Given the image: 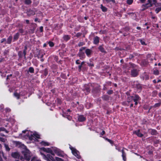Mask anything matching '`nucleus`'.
Returning a JSON list of instances; mask_svg holds the SVG:
<instances>
[{"instance_id":"obj_53","label":"nucleus","mask_w":161,"mask_h":161,"mask_svg":"<svg viewBox=\"0 0 161 161\" xmlns=\"http://www.w3.org/2000/svg\"><path fill=\"white\" fill-rule=\"evenodd\" d=\"M35 29H34L33 30H31L30 31V32L31 33H33L34 32V31Z\"/></svg>"},{"instance_id":"obj_21","label":"nucleus","mask_w":161,"mask_h":161,"mask_svg":"<svg viewBox=\"0 0 161 161\" xmlns=\"http://www.w3.org/2000/svg\"><path fill=\"white\" fill-rule=\"evenodd\" d=\"M41 144L44 146H48L49 145V144L48 142L44 141H42L41 142Z\"/></svg>"},{"instance_id":"obj_31","label":"nucleus","mask_w":161,"mask_h":161,"mask_svg":"<svg viewBox=\"0 0 161 161\" xmlns=\"http://www.w3.org/2000/svg\"><path fill=\"white\" fill-rule=\"evenodd\" d=\"M25 3L26 4H30L31 3V0H25Z\"/></svg>"},{"instance_id":"obj_43","label":"nucleus","mask_w":161,"mask_h":161,"mask_svg":"<svg viewBox=\"0 0 161 161\" xmlns=\"http://www.w3.org/2000/svg\"><path fill=\"white\" fill-rule=\"evenodd\" d=\"M81 33H78L76 34V37H78L81 36Z\"/></svg>"},{"instance_id":"obj_59","label":"nucleus","mask_w":161,"mask_h":161,"mask_svg":"<svg viewBox=\"0 0 161 161\" xmlns=\"http://www.w3.org/2000/svg\"><path fill=\"white\" fill-rule=\"evenodd\" d=\"M153 60V58H152L151 57V58L149 59V60L148 61H152Z\"/></svg>"},{"instance_id":"obj_32","label":"nucleus","mask_w":161,"mask_h":161,"mask_svg":"<svg viewBox=\"0 0 161 161\" xmlns=\"http://www.w3.org/2000/svg\"><path fill=\"white\" fill-rule=\"evenodd\" d=\"M14 95L18 99L19 98V95L18 93L16 92L14 93Z\"/></svg>"},{"instance_id":"obj_30","label":"nucleus","mask_w":161,"mask_h":161,"mask_svg":"<svg viewBox=\"0 0 161 161\" xmlns=\"http://www.w3.org/2000/svg\"><path fill=\"white\" fill-rule=\"evenodd\" d=\"M153 73L155 75H158L159 74V71L158 70L155 69L153 70Z\"/></svg>"},{"instance_id":"obj_24","label":"nucleus","mask_w":161,"mask_h":161,"mask_svg":"<svg viewBox=\"0 0 161 161\" xmlns=\"http://www.w3.org/2000/svg\"><path fill=\"white\" fill-rule=\"evenodd\" d=\"M159 5L160 6H160V7L157 8L155 9V11L157 13H158L159 11L161 10V4H159Z\"/></svg>"},{"instance_id":"obj_39","label":"nucleus","mask_w":161,"mask_h":161,"mask_svg":"<svg viewBox=\"0 0 161 161\" xmlns=\"http://www.w3.org/2000/svg\"><path fill=\"white\" fill-rule=\"evenodd\" d=\"M161 105V103H156L154 105V107H158L159 106Z\"/></svg>"},{"instance_id":"obj_23","label":"nucleus","mask_w":161,"mask_h":161,"mask_svg":"<svg viewBox=\"0 0 161 161\" xmlns=\"http://www.w3.org/2000/svg\"><path fill=\"white\" fill-rule=\"evenodd\" d=\"M101 8L103 12H106L107 10V8L103 6L102 4L101 5Z\"/></svg>"},{"instance_id":"obj_62","label":"nucleus","mask_w":161,"mask_h":161,"mask_svg":"<svg viewBox=\"0 0 161 161\" xmlns=\"http://www.w3.org/2000/svg\"><path fill=\"white\" fill-rule=\"evenodd\" d=\"M146 0H140L141 2L142 3H143Z\"/></svg>"},{"instance_id":"obj_42","label":"nucleus","mask_w":161,"mask_h":161,"mask_svg":"<svg viewBox=\"0 0 161 161\" xmlns=\"http://www.w3.org/2000/svg\"><path fill=\"white\" fill-rule=\"evenodd\" d=\"M86 48L85 47H81L79 51L80 52L84 50Z\"/></svg>"},{"instance_id":"obj_57","label":"nucleus","mask_w":161,"mask_h":161,"mask_svg":"<svg viewBox=\"0 0 161 161\" xmlns=\"http://www.w3.org/2000/svg\"><path fill=\"white\" fill-rule=\"evenodd\" d=\"M107 140L110 143H112V141H111V140H109V139H107Z\"/></svg>"},{"instance_id":"obj_54","label":"nucleus","mask_w":161,"mask_h":161,"mask_svg":"<svg viewBox=\"0 0 161 161\" xmlns=\"http://www.w3.org/2000/svg\"><path fill=\"white\" fill-rule=\"evenodd\" d=\"M76 63L77 64H80L79 62V60H77L76 61Z\"/></svg>"},{"instance_id":"obj_63","label":"nucleus","mask_w":161,"mask_h":161,"mask_svg":"<svg viewBox=\"0 0 161 161\" xmlns=\"http://www.w3.org/2000/svg\"><path fill=\"white\" fill-rule=\"evenodd\" d=\"M134 102H135V104L136 105L138 103L137 101H134Z\"/></svg>"},{"instance_id":"obj_55","label":"nucleus","mask_w":161,"mask_h":161,"mask_svg":"<svg viewBox=\"0 0 161 161\" xmlns=\"http://www.w3.org/2000/svg\"><path fill=\"white\" fill-rule=\"evenodd\" d=\"M105 131H103L101 133V134L102 135H103L105 134Z\"/></svg>"},{"instance_id":"obj_45","label":"nucleus","mask_w":161,"mask_h":161,"mask_svg":"<svg viewBox=\"0 0 161 161\" xmlns=\"http://www.w3.org/2000/svg\"><path fill=\"white\" fill-rule=\"evenodd\" d=\"M44 74L45 75H46L47 74V70L46 69L44 70Z\"/></svg>"},{"instance_id":"obj_25","label":"nucleus","mask_w":161,"mask_h":161,"mask_svg":"<svg viewBox=\"0 0 161 161\" xmlns=\"http://www.w3.org/2000/svg\"><path fill=\"white\" fill-rule=\"evenodd\" d=\"M103 1L104 2H106L107 3H110L111 2H112L113 3H115V0H103Z\"/></svg>"},{"instance_id":"obj_22","label":"nucleus","mask_w":161,"mask_h":161,"mask_svg":"<svg viewBox=\"0 0 161 161\" xmlns=\"http://www.w3.org/2000/svg\"><path fill=\"white\" fill-rule=\"evenodd\" d=\"M19 34L18 33L15 34L14 37V40L15 41L17 40L19 38Z\"/></svg>"},{"instance_id":"obj_2","label":"nucleus","mask_w":161,"mask_h":161,"mask_svg":"<svg viewBox=\"0 0 161 161\" xmlns=\"http://www.w3.org/2000/svg\"><path fill=\"white\" fill-rule=\"evenodd\" d=\"M22 152L24 156L25 159L27 160H29L30 159V153L29 151L27 149H24Z\"/></svg>"},{"instance_id":"obj_46","label":"nucleus","mask_w":161,"mask_h":161,"mask_svg":"<svg viewBox=\"0 0 161 161\" xmlns=\"http://www.w3.org/2000/svg\"><path fill=\"white\" fill-rule=\"evenodd\" d=\"M6 40L5 38H3L2 39L1 41V43H2L6 41Z\"/></svg>"},{"instance_id":"obj_47","label":"nucleus","mask_w":161,"mask_h":161,"mask_svg":"<svg viewBox=\"0 0 161 161\" xmlns=\"http://www.w3.org/2000/svg\"><path fill=\"white\" fill-rule=\"evenodd\" d=\"M113 91L112 90H109L108 91L107 93L108 94H111L112 93Z\"/></svg>"},{"instance_id":"obj_13","label":"nucleus","mask_w":161,"mask_h":161,"mask_svg":"<svg viewBox=\"0 0 161 161\" xmlns=\"http://www.w3.org/2000/svg\"><path fill=\"white\" fill-rule=\"evenodd\" d=\"M133 99L134 101H136L140 100L141 98L138 95H135L134 96H133Z\"/></svg>"},{"instance_id":"obj_26","label":"nucleus","mask_w":161,"mask_h":161,"mask_svg":"<svg viewBox=\"0 0 161 161\" xmlns=\"http://www.w3.org/2000/svg\"><path fill=\"white\" fill-rule=\"evenodd\" d=\"M4 131L7 133L8 132V131L6 130V129L3 127L0 128V131Z\"/></svg>"},{"instance_id":"obj_17","label":"nucleus","mask_w":161,"mask_h":161,"mask_svg":"<svg viewBox=\"0 0 161 161\" xmlns=\"http://www.w3.org/2000/svg\"><path fill=\"white\" fill-rule=\"evenodd\" d=\"M99 50L102 53H105L106 51L105 50L104 48L102 46H100L98 48Z\"/></svg>"},{"instance_id":"obj_6","label":"nucleus","mask_w":161,"mask_h":161,"mask_svg":"<svg viewBox=\"0 0 161 161\" xmlns=\"http://www.w3.org/2000/svg\"><path fill=\"white\" fill-rule=\"evenodd\" d=\"M71 149L72 150V153L77 158H80V157L79 155V152L73 148H71Z\"/></svg>"},{"instance_id":"obj_44","label":"nucleus","mask_w":161,"mask_h":161,"mask_svg":"<svg viewBox=\"0 0 161 161\" xmlns=\"http://www.w3.org/2000/svg\"><path fill=\"white\" fill-rule=\"evenodd\" d=\"M5 111L6 112H9L11 110L9 108H7L5 109Z\"/></svg>"},{"instance_id":"obj_11","label":"nucleus","mask_w":161,"mask_h":161,"mask_svg":"<svg viewBox=\"0 0 161 161\" xmlns=\"http://www.w3.org/2000/svg\"><path fill=\"white\" fill-rule=\"evenodd\" d=\"M78 119L79 121L82 122L86 120V118L82 115H80L78 117Z\"/></svg>"},{"instance_id":"obj_20","label":"nucleus","mask_w":161,"mask_h":161,"mask_svg":"<svg viewBox=\"0 0 161 161\" xmlns=\"http://www.w3.org/2000/svg\"><path fill=\"white\" fill-rule=\"evenodd\" d=\"M64 39L66 41H67L69 40L70 38L69 36L68 35H65L63 37Z\"/></svg>"},{"instance_id":"obj_56","label":"nucleus","mask_w":161,"mask_h":161,"mask_svg":"<svg viewBox=\"0 0 161 161\" xmlns=\"http://www.w3.org/2000/svg\"><path fill=\"white\" fill-rule=\"evenodd\" d=\"M23 53H24V56L25 57V54H26V51L25 50H24V51H23Z\"/></svg>"},{"instance_id":"obj_28","label":"nucleus","mask_w":161,"mask_h":161,"mask_svg":"<svg viewBox=\"0 0 161 161\" xmlns=\"http://www.w3.org/2000/svg\"><path fill=\"white\" fill-rule=\"evenodd\" d=\"M28 71L31 73H33L34 71V68L32 67H30L29 68Z\"/></svg>"},{"instance_id":"obj_7","label":"nucleus","mask_w":161,"mask_h":161,"mask_svg":"<svg viewBox=\"0 0 161 161\" xmlns=\"http://www.w3.org/2000/svg\"><path fill=\"white\" fill-rule=\"evenodd\" d=\"M131 73L132 76L135 77L138 75V71L137 69H133L131 70Z\"/></svg>"},{"instance_id":"obj_52","label":"nucleus","mask_w":161,"mask_h":161,"mask_svg":"<svg viewBox=\"0 0 161 161\" xmlns=\"http://www.w3.org/2000/svg\"><path fill=\"white\" fill-rule=\"evenodd\" d=\"M137 87L139 89H141V86L140 85H138L137 86Z\"/></svg>"},{"instance_id":"obj_34","label":"nucleus","mask_w":161,"mask_h":161,"mask_svg":"<svg viewBox=\"0 0 161 161\" xmlns=\"http://www.w3.org/2000/svg\"><path fill=\"white\" fill-rule=\"evenodd\" d=\"M133 2V0H127V3L128 4H131Z\"/></svg>"},{"instance_id":"obj_36","label":"nucleus","mask_w":161,"mask_h":161,"mask_svg":"<svg viewBox=\"0 0 161 161\" xmlns=\"http://www.w3.org/2000/svg\"><path fill=\"white\" fill-rule=\"evenodd\" d=\"M85 90H86L87 94L90 91V88L88 87H86L85 89Z\"/></svg>"},{"instance_id":"obj_37","label":"nucleus","mask_w":161,"mask_h":161,"mask_svg":"<svg viewBox=\"0 0 161 161\" xmlns=\"http://www.w3.org/2000/svg\"><path fill=\"white\" fill-rule=\"evenodd\" d=\"M84 45V43L83 42H79L78 44V46L79 47H80L82 46H83Z\"/></svg>"},{"instance_id":"obj_19","label":"nucleus","mask_w":161,"mask_h":161,"mask_svg":"<svg viewBox=\"0 0 161 161\" xmlns=\"http://www.w3.org/2000/svg\"><path fill=\"white\" fill-rule=\"evenodd\" d=\"M133 96H131L128 97L127 101L128 103L132 102L133 100Z\"/></svg>"},{"instance_id":"obj_40","label":"nucleus","mask_w":161,"mask_h":161,"mask_svg":"<svg viewBox=\"0 0 161 161\" xmlns=\"http://www.w3.org/2000/svg\"><path fill=\"white\" fill-rule=\"evenodd\" d=\"M140 42L143 45H146V44H145V42L142 40H140Z\"/></svg>"},{"instance_id":"obj_64","label":"nucleus","mask_w":161,"mask_h":161,"mask_svg":"<svg viewBox=\"0 0 161 161\" xmlns=\"http://www.w3.org/2000/svg\"><path fill=\"white\" fill-rule=\"evenodd\" d=\"M85 63V62H82L81 63V65H83Z\"/></svg>"},{"instance_id":"obj_51","label":"nucleus","mask_w":161,"mask_h":161,"mask_svg":"<svg viewBox=\"0 0 161 161\" xmlns=\"http://www.w3.org/2000/svg\"><path fill=\"white\" fill-rule=\"evenodd\" d=\"M82 65H79V66H78V68H79V71H80V70H81V67H82Z\"/></svg>"},{"instance_id":"obj_9","label":"nucleus","mask_w":161,"mask_h":161,"mask_svg":"<svg viewBox=\"0 0 161 161\" xmlns=\"http://www.w3.org/2000/svg\"><path fill=\"white\" fill-rule=\"evenodd\" d=\"M40 149L44 152L50 153H52V150L50 148H45L44 147H42L40 148Z\"/></svg>"},{"instance_id":"obj_10","label":"nucleus","mask_w":161,"mask_h":161,"mask_svg":"<svg viewBox=\"0 0 161 161\" xmlns=\"http://www.w3.org/2000/svg\"><path fill=\"white\" fill-rule=\"evenodd\" d=\"M133 133L136 134L137 136L139 137H142L143 136V135L140 133V130L134 131Z\"/></svg>"},{"instance_id":"obj_48","label":"nucleus","mask_w":161,"mask_h":161,"mask_svg":"<svg viewBox=\"0 0 161 161\" xmlns=\"http://www.w3.org/2000/svg\"><path fill=\"white\" fill-rule=\"evenodd\" d=\"M0 140L4 142L5 141V139H4L1 137H0Z\"/></svg>"},{"instance_id":"obj_49","label":"nucleus","mask_w":161,"mask_h":161,"mask_svg":"<svg viewBox=\"0 0 161 161\" xmlns=\"http://www.w3.org/2000/svg\"><path fill=\"white\" fill-rule=\"evenodd\" d=\"M40 30L41 32H42L43 30V27L42 26H41L40 28Z\"/></svg>"},{"instance_id":"obj_38","label":"nucleus","mask_w":161,"mask_h":161,"mask_svg":"<svg viewBox=\"0 0 161 161\" xmlns=\"http://www.w3.org/2000/svg\"><path fill=\"white\" fill-rule=\"evenodd\" d=\"M87 64L90 67H93L94 66V65L93 63H88Z\"/></svg>"},{"instance_id":"obj_35","label":"nucleus","mask_w":161,"mask_h":161,"mask_svg":"<svg viewBox=\"0 0 161 161\" xmlns=\"http://www.w3.org/2000/svg\"><path fill=\"white\" fill-rule=\"evenodd\" d=\"M48 44L49 46L51 47H53L54 46V44L53 42H48Z\"/></svg>"},{"instance_id":"obj_50","label":"nucleus","mask_w":161,"mask_h":161,"mask_svg":"<svg viewBox=\"0 0 161 161\" xmlns=\"http://www.w3.org/2000/svg\"><path fill=\"white\" fill-rule=\"evenodd\" d=\"M19 32L22 33L23 32V30L21 29H19Z\"/></svg>"},{"instance_id":"obj_61","label":"nucleus","mask_w":161,"mask_h":161,"mask_svg":"<svg viewBox=\"0 0 161 161\" xmlns=\"http://www.w3.org/2000/svg\"><path fill=\"white\" fill-rule=\"evenodd\" d=\"M153 82L154 83H157V81L155 80H153Z\"/></svg>"},{"instance_id":"obj_18","label":"nucleus","mask_w":161,"mask_h":161,"mask_svg":"<svg viewBox=\"0 0 161 161\" xmlns=\"http://www.w3.org/2000/svg\"><path fill=\"white\" fill-rule=\"evenodd\" d=\"M12 39V37L11 36H10L8 38L7 41V43L8 44H10L11 42Z\"/></svg>"},{"instance_id":"obj_14","label":"nucleus","mask_w":161,"mask_h":161,"mask_svg":"<svg viewBox=\"0 0 161 161\" xmlns=\"http://www.w3.org/2000/svg\"><path fill=\"white\" fill-rule=\"evenodd\" d=\"M121 152L122 153V157H123V159L124 161H126V154L125 153L123 149H122L121 150Z\"/></svg>"},{"instance_id":"obj_60","label":"nucleus","mask_w":161,"mask_h":161,"mask_svg":"<svg viewBox=\"0 0 161 161\" xmlns=\"http://www.w3.org/2000/svg\"><path fill=\"white\" fill-rule=\"evenodd\" d=\"M158 95L160 97H161V92L159 93Z\"/></svg>"},{"instance_id":"obj_8","label":"nucleus","mask_w":161,"mask_h":161,"mask_svg":"<svg viewBox=\"0 0 161 161\" xmlns=\"http://www.w3.org/2000/svg\"><path fill=\"white\" fill-rule=\"evenodd\" d=\"M12 156L14 158H19L20 155L18 152H13L11 154Z\"/></svg>"},{"instance_id":"obj_4","label":"nucleus","mask_w":161,"mask_h":161,"mask_svg":"<svg viewBox=\"0 0 161 161\" xmlns=\"http://www.w3.org/2000/svg\"><path fill=\"white\" fill-rule=\"evenodd\" d=\"M53 151L58 156L63 157L64 156L63 152L61 151L59 149L55 148L54 149Z\"/></svg>"},{"instance_id":"obj_15","label":"nucleus","mask_w":161,"mask_h":161,"mask_svg":"<svg viewBox=\"0 0 161 161\" xmlns=\"http://www.w3.org/2000/svg\"><path fill=\"white\" fill-rule=\"evenodd\" d=\"M99 42V38L97 36L95 37L94 40V43L95 44H97Z\"/></svg>"},{"instance_id":"obj_41","label":"nucleus","mask_w":161,"mask_h":161,"mask_svg":"<svg viewBox=\"0 0 161 161\" xmlns=\"http://www.w3.org/2000/svg\"><path fill=\"white\" fill-rule=\"evenodd\" d=\"M152 55L150 54H148L147 56V60H148L149 59H150Z\"/></svg>"},{"instance_id":"obj_1","label":"nucleus","mask_w":161,"mask_h":161,"mask_svg":"<svg viewBox=\"0 0 161 161\" xmlns=\"http://www.w3.org/2000/svg\"><path fill=\"white\" fill-rule=\"evenodd\" d=\"M153 4H154L156 7H158L161 3H157L156 0H148V3L143 5L142 7L143 9L145 10L148 7L152 6Z\"/></svg>"},{"instance_id":"obj_5","label":"nucleus","mask_w":161,"mask_h":161,"mask_svg":"<svg viewBox=\"0 0 161 161\" xmlns=\"http://www.w3.org/2000/svg\"><path fill=\"white\" fill-rule=\"evenodd\" d=\"M27 136L29 137V139L30 140H32L33 137L39 138L40 136L36 132L34 133H31L30 134H29L27 135Z\"/></svg>"},{"instance_id":"obj_16","label":"nucleus","mask_w":161,"mask_h":161,"mask_svg":"<svg viewBox=\"0 0 161 161\" xmlns=\"http://www.w3.org/2000/svg\"><path fill=\"white\" fill-rule=\"evenodd\" d=\"M149 132L152 135H154L156 134L157 133V131L155 130L154 129H149Z\"/></svg>"},{"instance_id":"obj_33","label":"nucleus","mask_w":161,"mask_h":161,"mask_svg":"<svg viewBox=\"0 0 161 161\" xmlns=\"http://www.w3.org/2000/svg\"><path fill=\"white\" fill-rule=\"evenodd\" d=\"M55 161H63L62 159L57 157H55Z\"/></svg>"},{"instance_id":"obj_12","label":"nucleus","mask_w":161,"mask_h":161,"mask_svg":"<svg viewBox=\"0 0 161 161\" xmlns=\"http://www.w3.org/2000/svg\"><path fill=\"white\" fill-rule=\"evenodd\" d=\"M92 53V50H91L90 49H87L86 50L85 53L86 55H87V56H88L89 57L90 56V55Z\"/></svg>"},{"instance_id":"obj_29","label":"nucleus","mask_w":161,"mask_h":161,"mask_svg":"<svg viewBox=\"0 0 161 161\" xmlns=\"http://www.w3.org/2000/svg\"><path fill=\"white\" fill-rule=\"evenodd\" d=\"M4 146L7 151H9L10 150V148L8 145L6 144V143H4Z\"/></svg>"},{"instance_id":"obj_3","label":"nucleus","mask_w":161,"mask_h":161,"mask_svg":"<svg viewBox=\"0 0 161 161\" xmlns=\"http://www.w3.org/2000/svg\"><path fill=\"white\" fill-rule=\"evenodd\" d=\"M41 154L43 156V158L47 161H55V159L52 156L49 154H47L46 155L43 154L41 152H40Z\"/></svg>"},{"instance_id":"obj_27","label":"nucleus","mask_w":161,"mask_h":161,"mask_svg":"<svg viewBox=\"0 0 161 161\" xmlns=\"http://www.w3.org/2000/svg\"><path fill=\"white\" fill-rule=\"evenodd\" d=\"M40 160L36 157H34L31 159V161H39Z\"/></svg>"},{"instance_id":"obj_58","label":"nucleus","mask_w":161,"mask_h":161,"mask_svg":"<svg viewBox=\"0 0 161 161\" xmlns=\"http://www.w3.org/2000/svg\"><path fill=\"white\" fill-rule=\"evenodd\" d=\"M25 22L27 24H29V21L28 20H26Z\"/></svg>"}]
</instances>
